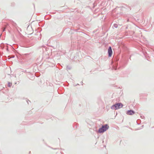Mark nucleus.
Returning <instances> with one entry per match:
<instances>
[{"instance_id": "f03ea898", "label": "nucleus", "mask_w": 154, "mask_h": 154, "mask_svg": "<svg viewBox=\"0 0 154 154\" xmlns=\"http://www.w3.org/2000/svg\"><path fill=\"white\" fill-rule=\"evenodd\" d=\"M109 128V126L107 125H106L104 126H103L101 128L99 129V132L100 133L106 131Z\"/></svg>"}, {"instance_id": "39448f33", "label": "nucleus", "mask_w": 154, "mask_h": 154, "mask_svg": "<svg viewBox=\"0 0 154 154\" xmlns=\"http://www.w3.org/2000/svg\"><path fill=\"white\" fill-rule=\"evenodd\" d=\"M8 86L9 87H10V86H11V85H12V83H8Z\"/></svg>"}, {"instance_id": "423d86ee", "label": "nucleus", "mask_w": 154, "mask_h": 154, "mask_svg": "<svg viewBox=\"0 0 154 154\" xmlns=\"http://www.w3.org/2000/svg\"><path fill=\"white\" fill-rule=\"evenodd\" d=\"M5 28H3V31H4L5 30Z\"/></svg>"}, {"instance_id": "7ed1b4c3", "label": "nucleus", "mask_w": 154, "mask_h": 154, "mask_svg": "<svg viewBox=\"0 0 154 154\" xmlns=\"http://www.w3.org/2000/svg\"><path fill=\"white\" fill-rule=\"evenodd\" d=\"M108 53L109 54V57H111L112 54V50L111 48V47H109L108 50Z\"/></svg>"}, {"instance_id": "f257e3e1", "label": "nucleus", "mask_w": 154, "mask_h": 154, "mask_svg": "<svg viewBox=\"0 0 154 154\" xmlns=\"http://www.w3.org/2000/svg\"><path fill=\"white\" fill-rule=\"evenodd\" d=\"M123 105L121 103L116 104L111 107V109H117L122 108Z\"/></svg>"}, {"instance_id": "20e7f679", "label": "nucleus", "mask_w": 154, "mask_h": 154, "mask_svg": "<svg viewBox=\"0 0 154 154\" xmlns=\"http://www.w3.org/2000/svg\"><path fill=\"white\" fill-rule=\"evenodd\" d=\"M134 113V112L132 110H128L127 112V114L128 115H132Z\"/></svg>"}]
</instances>
